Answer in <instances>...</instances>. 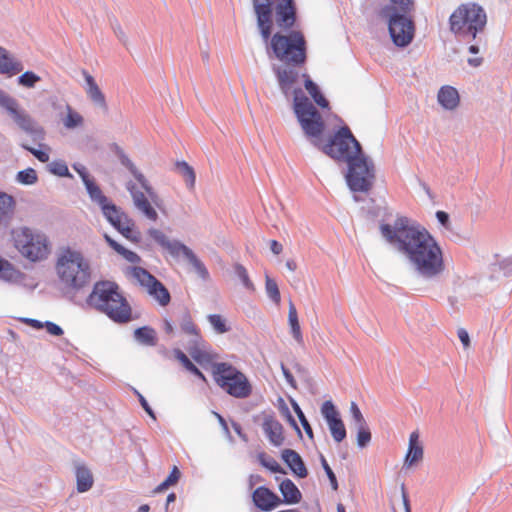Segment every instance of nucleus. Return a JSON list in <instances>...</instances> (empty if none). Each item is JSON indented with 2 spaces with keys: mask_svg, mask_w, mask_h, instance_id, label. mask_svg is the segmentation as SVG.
Returning <instances> with one entry per match:
<instances>
[{
  "mask_svg": "<svg viewBox=\"0 0 512 512\" xmlns=\"http://www.w3.org/2000/svg\"><path fill=\"white\" fill-rule=\"evenodd\" d=\"M380 230L382 236L404 254L419 276L432 279L442 274L445 269L442 250L425 228L400 217L393 227L382 224Z\"/></svg>",
  "mask_w": 512,
  "mask_h": 512,
  "instance_id": "f257e3e1",
  "label": "nucleus"
},
{
  "mask_svg": "<svg viewBox=\"0 0 512 512\" xmlns=\"http://www.w3.org/2000/svg\"><path fill=\"white\" fill-rule=\"evenodd\" d=\"M293 94L296 117L305 136L315 147L331 158L346 163L362 153L360 143L347 126L341 127L327 143H323L325 124L322 116L301 89H294Z\"/></svg>",
  "mask_w": 512,
  "mask_h": 512,
  "instance_id": "f03ea898",
  "label": "nucleus"
},
{
  "mask_svg": "<svg viewBox=\"0 0 512 512\" xmlns=\"http://www.w3.org/2000/svg\"><path fill=\"white\" fill-rule=\"evenodd\" d=\"M55 272L60 285L68 292L77 293L92 281L91 261L78 249L64 247L56 256Z\"/></svg>",
  "mask_w": 512,
  "mask_h": 512,
  "instance_id": "7ed1b4c3",
  "label": "nucleus"
},
{
  "mask_svg": "<svg viewBox=\"0 0 512 512\" xmlns=\"http://www.w3.org/2000/svg\"><path fill=\"white\" fill-rule=\"evenodd\" d=\"M87 301L90 306L105 313L114 322L127 323L131 320V307L119 292L117 284L113 282H97Z\"/></svg>",
  "mask_w": 512,
  "mask_h": 512,
  "instance_id": "20e7f679",
  "label": "nucleus"
},
{
  "mask_svg": "<svg viewBox=\"0 0 512 512\" xmlns=\"http://www.w3.org/2000/svg\"><path fill=\"white\" fill-rule=\"evenodd\" d=\"M118 156L120 162L123 166H125L130 173L133 175L135 180L139 183L143 191H140L136 184L132 181L126 183V189L129 191L134 206L138 211H140L148 220L157 221L158 213L153 207V204L157 207H160L161 200L151 186L147 178L142 174L134 165V163L129 159V157L121 150L118 152Z\"/></svg>",
  "mask_w": 512,
  "mask_h": 512,
  "instance_id": "39448f33",
  "label": "nucleus"
},
{
  "mask_svg": "<svg viewBox=\"0 0 512 512\" xmlns=\"http://www.w3.org/2000/svg\"><path fill=\"white\" fill-rule=\"evenodd\" d=\"M487 23L485 10L473 2L459 5L449 17V29L458 38L476 39Z\"/></svg>",
  "mask_w": 512,
  "mask_h": 512,
  "instance_id": "423d86ee",
  "label": "nucleus"
},
{
  "mask_svg": "<svg viewBox=\"0 0 512 512\" xmlns=\"http://www.w3.org/2000/svg\"><path fill=\"white\" fill-rule=\"evenodd\" d=\"M212 374L216 384L230 396L245 399L251 395L252 385L247 376L231 364H213Z\"/></svg>",
  "mask_w": 512,
  "mask_h": 512,
  "instance_id": "0eeeda50",
  "label": "nucleus"
},
{
  "mask_svg": "<svg viewBox=\"0 0 512 512\" xmlns=\"http://www.w3.org/2000/svg\"><path fill=\"white\" fill-rule=\"evenodd\" d=\"M12 238L20 254L32 262L42 261L50 254L48 237L40 231L20 227L12 231Z\"/></svg>",
  "mask_w": 512,
  "mask_h": 512,
  "instance_id": "6e6552de",
  "label": "nucleus"
},
{
  "mask_svg": "<svg viewBox=\"0 0 512 512\" xmlns=\"http://www.w3.org/2000/svg\"><path fill=\"white\" fill-rule=\"evenodd\" d=\"M270 48L275 57L286 64L296 66L305 62V40L299 32L293 31L288 35L274 34Z\"/></svg>",
  "mask_w": 512,
  "mask_h": 512,
  "instance_id": "1a4fd4ad",
  "label": "nucleus"
},
{
  "mask_svg": "<svg viewBox=\"0 0 512 512\" xmlns=\"http://www.w3.org/2000/svg\"><path fill=\"white\" fill-rule=\"evenodd\" d=\"M345 175L347 185L353 192H367L371 189L375 170L374 164L363 152L347 163Z\"/></svg>",
  "mask_w": 512,
  "mask_h": 512,
  "instance_id": "9d476101",
  "label": "nucleus"
},
{
  "mask_svg": "<svg viewBox=\"0 0 512 512\" xmlns=\"http://www.w3.org/2000/svg\"><path fill=\"white\" fill-rule=\"evenodd\" d=\"M130 274L159 305L165 307L170 303L171 296L167 288L146 269L133 267Z\"/></svg>",
  "mask_w": 512,
  "mask_h": 512,
  "instance_id": "9b49d317",
  "label": "nucleus"
},
{
  "mask_svg": "<svg viewBox=\"0 0 512 512\" xmlns=\"http://www.w3.org/2000/svg\"><path fill=\"white\" fill-rule=\"evenodd\" d=\"M383 18L387 21L389 34L396 46L406 47L412 42L415 32L412 16Z\"/></svg>",
  "mask_w": 512,
  "mask_h": 512,
  "instance_id": "f8f14e48",
  "label": "nucleus"
},
{
  "mask_svg": "<svg viewBox=\"0 0 512 512\" xmlns=\"http://www.w3.org/2000/svg\"><path fill=\"white\" fill-rule=\"evenodd\" d=\"M321 414L328 425L333 440L337 443L342 442L346 438V429L332 401H325L322 404Z\"/></svg>",
  "mask_w": 512,
  "mask_h": 512,
  "instance_id": "ddd939ff",
  "label": "nucleus"
},
{
  "mask_svg": "<svg viewBox=\"0 0 512 512\" xmlns=\"http://www.w3.org/2000/svg\"><path fill=\"white\" fill-rule=\"evenodd\" d=\"M273 4L274 0H253L257 25L265 43L271 35Z\"/></svg>",
  "mask_w": 512,
  "mask_h": 512,
  "instance_id": "4468645a",
  "label": "nucleus"
},
{
  "mask_svg": "<svg viewBox=\"0 0 512 512\" xmlns=\"http://www.w3.org/2000/svg\"><path fill=\"white\" fill-rule=\"evenodd\" d=\"M260 417L262 430L269 442L275 447L283 445L285 440L283 426L275 415L271 412H263Z\"/></svg>",
  "mask_w": 512,
  "mask_h": 512,
  "instance_id": "2eb2a0df",
  "label": "nucleus"
},
{
  "mask_svg": "<svg viewBox=\"0 0 512 512\" xmlns=\"http://www.w3.org/2000/svg\"><path fill=\"white\" fill-rule=\"evenodd\" d=\"M105 219L127 239L138 240L139 233L134 231V222L119 207Z\"/></svg>",
  "mask_w": 512,
  "mask_h": 512,
  "instance_id": "dca6fc26",
  "label": "nucleus"
},
{
  "mask_svg": "<svg viewBox=\"0 0 512 512\" xmlns=\"http://www.w3.org/2000/svg\"><path fill=\"white\" fill-rule=\"evenodd\" d=\"M84 186L90 200L99 206L104 217L109 216V214L115 212L117 206L112 203V201H110L107 196H105L94 178L86 181Z\"/></svg>",
  "mask_w": 512,
  "mask_h": 512,
  "instance_id": "f3484780",
  "label": "nucleus"
},
{
  "mask_svg": "<svg viewBox=\"0 0 512 512\" xmlns=\"http://www.w3.org/2000/svg\"><path fill=\"white\" fill-rule=\"evenodd\" d=\"M13 122L27 134L37 137L42 135V128L34 121L29 113L21 105L9 115Z\"/></svg>",
  "mask_w": 512,
  "mask_h": 512,
  "instance_id": "a211bd4d",
  "label": "nucleus"
},
{
  "mask_svg": "<svg viewBox=\"0 0 512 512\" xmlns=\"http://www.w3.org/2000/svg\"><path fill=\"white\" fill-rule=\"evenodd\" d=\"M252 500L255 506L262 511H272L281 504V499L265 486L254 490Z\"/></svg>",
  "mask_w": 512,
  "mask_h": 512,
  "instance_id": "6ab92c4d",
  "label": "nucleus"
},
{
  "mask_svg": "<svg viewBox=\"0 0 512 512\" xmlns=\"http://www.w3.org/2000/svg\"><path fill=\"white\" fill-rule=\"evenodd\" d=\"M414 11V0H390L381 10L382 17H406Z\"/></svg>",
  "mask_w": 512,
  "mask_h": 512,
  "instance_id": "aec40b11",
  "label": "nucleus"
},
{
  "mask_svg": "<svg viewBox=\"0 0 512 512\" xmlns=\"http://www.w3.org/2000/svg\"><path fill=\"white\" fill-rule=\"evenodd\" d=\"M273 71L277 76L281 91L285 96H288L292 90L293 84L298 79V72L293 67H282L276 65L273 66Z\"/></svg>",
  "mask_w": 512,
  "mask_h": 512,
  "instance_id": "412c9836",
  "label": "nucleus"
},
{
  "mask_svg": "<svg viewBox=\"0 0 512 512\" xmlns=\"http://www.w3.org/2000/svg\"><path fill=\"white\" fill-rule=\"evenodd\" d=\"M84 79H85V91L90 100L99 108L103 110H107V103L104 94L100 90L94 78L83 71Z\"/></svg>",
  "mask_w": 512,
  "mask_h": 512,
  "instance_id": "4be33fe9",
  "label": "nucleus"
},
{
  "mask_svg": "<svg viewBox=\"0 0 512 512\" xmlns=\"http://www.w3.org/2000/svg\"><path fill=\"white\" fill-rule=\"evenodd\" d=\"M276 21L280 27H291L295 21L293 0H283L276 6Z\"/></svg>",
  "mask_w": 512,
  "mask_h": 512,
  "instance_id": "5701e85b",
  "label": "nucleus"
},
{
  "mask_svg": "<svg viewBox=\"0 0 512 512\" xmlns=\"http://www.w3.org/2000/svg\"><path fill=\"white\" fill-rule=\"evenodd\" d=\"M283 461L289 466L292 472L300 478H305L308 474L301 456L292 449H284L281 453Z\"/></svg>",
  "mask_w": 512,
  "mask_h": 512,
  "instance_id": "b1692460",
  "label": "nucleus"
},
{
  "mask_svg": "<svg viewBox=\"0 0 512 512\" xmlns=\"http://www.w3.org/2000/svg\"><path fill=\"white\" fill-rule=\"evenodd\" d=\"M423 458V447L419 443V435L412 432L409 437V446L404 459V466L411 467Z\"/></svg>",
  "mask_w": 512,
  "mask_h": 512,
  "instance_id": "393cba45",
  "label": "nucleus"
},
{
  "mask_svg": "<svg viewBox=\"0 0 512 512\" xmlns=\"http://www.w3.org/2000/svg\"><path fill=\"white\" fill-rule=\"evenodd\" d=\"M438 103L445 110H454L459 105V94L458 91L452 86H443L440 88L437 94Z\"/></svg>",
  "mask_w": 512,
  "mask_h": 512,
  "instance_id": "a878e982",
  "label": "nucleus"
},
{
  "mask_svg": "<svg viewBox=\"0 0 512 512\" xmlns=\"http://www.w3.org/2000/svg\"><path fill=\"white\" fill-rule=\"evenodd\" d=\"M23 65L21 62L15 60L6 49L0 46V74L7 75L9 77L21 72Z\"/></svg>",
  "mask_w": 512,
  "mask_h": 512,
  "instance_id": "bb28decb",
  "label": "nucleus"
},
{
  "mask_svg": "<svg viewBox=\"0 0 512 512\" xmlns=\"http://www.w3.org/2000/svg\"><path fill=\"white\" fill-rule=\"evenodd\" d=\"M14 211V198L5 192H0V225H8L14 216Z\"/></svg>",
  "mask_w": 512,
  "mask_h": 512,
  "instance_id": "cd10ccee",
  "label": "nucleus"
},
{
  "mask_svg": "<svg viewBox=\"0 0 512 512\" xmlns=\"http://www.w3.org/2000/svg\"><path fill=\"white\" fill-rule=\"evenodd\" d=\"M288 326L290 334L296 343L300 346L304 345V338L301 331L298 314L295 305L290 301L288 308Z\"/></svg>",
  "mask_w": 512,
  "mask_h": 512,
  "instance_id": "c85d7f7f",
  "label": "nucleus"
},
{
  "mask_svg": "<svg viewBox=\"0 0 512 512\" xmlns=\"http://www.w3.org/2000/svg\"><path fill=\"white\" fill-rule=\"evenodd\" d=\"M279 489L285 503L296 504L300 502L301 492L290 479L283 480L279 486Z\"/></svg>",
  "mask_w": 512,
  "mask_h": 512,
  "instance_id": "c756f323",
  "label": "nucleus"
},
{
  "mask_svg": "<svg viewBox=\"0 0 512 512\" xmlns=\"http://www.w3.org/2000/svg\"><path fill=\"white\" fill-rule=\"evenodd\" d=\"M180 327H181V330L185 334L191 336V340H190L191 348L196 347L199 344L201 337L199 335V330H198L197 326L194 324V322L188 312H185L182 315L181 321H180Z\"/></svg>",
  "mask_w": 512,
  "mask_h": 512,
  "instance_id": "7c9ffc66",
  "label": "nucleus"
},
{
  "mask_svg": "<svg viewBox=\"0 0 512 512\" xmlns=\"http://www.w3.org/2000/svg\"><path fill=\"white\" fill-rule=\"evenodd\" d=\"M77 490L80 493L87 492L93 486V476L85 465L76 466Z\"/></svg>",
  "mask_w": 512,
  "mask_h": 512,
  "instance_id": "2f4dec72",
  "label": "nucleus"
},
{
  "mask_svg": "<svg viewBox=\"0 0 512 512\" xmlns=\"http://www.w3.org/2000/svg\"><path fill=\"white\" fill-rule=\"evenodd\" d=\"M305 77L304 85L305 89L308 91L310 96L313 98L315 103L321 108H328L329 102L321 93L318 85L314 83L308 75H303Z\"/></svg>",
  "mask_w": 512,
  "mask_h": 512,
  "instance_id": "473e14b6",
  "label": "nucleus"
},
{
  "mask_svg": "<svg viewBox=\"0 0 512 512\" xmlns=\"http://www.w3.org/2000/svg\"><path fill=\"white\" fill-rule=\"evenodd\" d=\"M134 337L138 343L146 346H154L157 340L155 330L147 326L137 328Z\"/></svg>",
  "mask_w": 512,
  "mask_h": 512,
  "instance_id": "72a5a7b5",
  "label": "nucleus"
},
{
  "mask_svg": "<svg viewBox=\"0 0 512 512\" xmlns=\"http://www.w3.org/2000/svg\"><path fill=\"white\" fill-rule=\"evenodd\" d=\"M164 250H166L174 258L184 257L185 259L192 251L189 247L180 241L173 239L169 241Z\"/></svg>",
  "mask_w": 512,
  "mask_h": 512,
  "instance_id": "f704fd0d",
  "label": "nucleus"
},
{
  "mask_svg": "<svg viewBox=\"0 0 512 512\" xmlns=\"http://www.w3.org/2000/svg\"><path fill=\"white\" fill-rule=\"evenodd\" d=\"M207 320L214 332L217 334H224L230 331V326L225 317L220 314H209Z\"/></svg>",
  "mask_w": 512,
  "mask_h": 512,
  "instance_id": "c9c22d12",
  "label": "nucleus"
},
{
  "mask_svg": "<svg viewBox=\"0 0 512 512\" xmlns=\"http://www.w3.org/2000/svg\"><path fill=\"white\" fill-rule=\"evenodd\" d=\"M66 115L62 118V123L67 129H74L83 124V117L69 105L66 107Z\"/></svg>",
  "mask_w": 512,
  "mask_h": 512,
  "instance_id": "e433bc0d",
  "label": "nucleus"
},
{
  "mask_svg": "<svg viewBox=\"0 0 512 512\" xmlns=\"http://www.w3.org/2000/svg\"><path fill=\"white\" fill-rule=\"evenodd\" d=\"M19 106V102L14 97L0 89V108H2L8 116Z\"/></svg>",
  "mask_w": 512,
  "mask_h": 512,
  "instance_id": "4c0bfd02",
  "label": "nucleus"
},
{
  "mask_svg": "<svg viewBox=\"0 0 512 512\" xmlns=\"http://www.w3.org/2000/svg\"><path fill=\"white\" fill-rule=\"evenodd\" d=\"M19 106V102L14 97L0 89V108H2L8 116Z\"/></svg>",
  "mask_w": 512,
  "mask_h": 512,
  "instance_id": "58836bf2",
  "label": "nucleus"
},
{
  "mask_svg": "<svg viewBox=\"0 0 512 512\" xmlns=\"http://www.w3.org/2000/svg\"><path fill=\"white\" fill-rule=\"evenodd\" d=\"M176 167L179 173L183 176L187 187L190 189L193 188L196 180L193 168L190 165H188L185 161L178 162L176 164Z\"/></svg>",
  "mask_w": 512,
  "mask_h": 512,
  "instance_id": "ea45409f",
  "label": "nucleus"
},
{
  "mask_svg": "<svg viewBox=\"0 0 512 512\" xmlns=\"http://www.w3.org/2000/svg\"><path fill=\"white\" fill-rule=\"evenodd\" d=\"M234 273L239 278V280L241 281V283L245 289H247L249 291L255 290L254 284L250 280L248 272L243 265H241L239 263L235 264L234 265Z\"/></svg>",
  "mask_w": 512,
  "mask_h": 512,
  "instance_id": "a19ab883",
  "label": "nucleus"
},
{
  "mask_svg": "<svg viewBox=\"0 0 512 512\" xmlns=\"http://www.w3.org/2000/svg\"><path fill=\"white\" fill-rule=\"evenodd\" d=\"M186 259L192 265L200 278L203 280H207L209 278L208 270L206 269L205 265L196 257L193 251H191Z\"/></svg>",
  "mask_w": 512,
  "mask_h": 512,
  "instance_id": "79ce46f5",
  "label": "nucleus"
},
{
  "mask_svg": "<svg viewBox=\"0 0 512 512\" xmlns=\"http://www.w3.org/2000/svg\"><path fill=\"white\" fill-rule=\"evenodd\" d=\"M18 277V271L6 260L0 259V278L5 281H14Z\"/></svg>",
  "mask_w": 512,
  "mask_h": 512,
  "instance_id": "37998d69",
  "label": "nucleus"
},
{
  "mask_svg": "<svg viewBox=\"0 0 512 512\" xmlns=\"http://www.w3.org/2000/svg\"><path fill=\"white\" fill-rule=\"evenodd\" d=\"M48 168H49V171L54 175H57L60 177H70V178L73 177L69 172L67 164L62 160L52 161L48 165Z\"/></svg>",
  "mask_w": 512,
  "mask_h": 512,
  "instance_id": "c03bdc74",
  "label": "nucleus"
},
{
  "mask_svg": "<svg viewBox=\"0 0 512 512\" xmlns=\"http://www.w3.org/2000/svg\"><path fill=\"white\" fill-rule=\"evenodd\" d=\"M258 459H259V462L261 463V465L264 466L265 468H267L268 470H270L271 472H273V473H282L283 472V469L281 468L279 463L273 457H270L265 453H260L258 455Z\"/></svg>",
  "mask_w": 512,
  "mask_h": 512,
  "instance_id": "a18cd8bd",
  "label": "nucleus"
},
{
  "mask_svg": "<svg viewBox=\"0 0 512 512\" xmlns=\"http://www.w3.org/2000/svg\"><path fill=\"white\" fill-rule=\"evenodd\" d=\"M16 180L24 185H32L37 181L36 171L32 168L19 171L16 176Z\"/></svg>",
  "mask_w": 512,
  "mask_h": 512,
  "instance_id": "49530a36",
  "label": "nucleus"
},
{
  "mask_svg": "<svg viewBox=\"0 0 512 512\" xmlns=\"http://www.w3.org/2000/svg\"><path fill=\"white\" fill-rule=\"evenodd\" d=\"M266 293L268 297L278 304L280 302V292L278 289L277 283L271 279L269 276H266V283H265Z\"/></svg>",
  "mask_w": 512,
  "mask_h": 512,
  "instance_id": "de8ad7c7",
  "label": "nucleus"
},
{
  "mask_svg": "<svg viewBox=\"0 0 512 512\" xmlns=\"http://www.w3.org/2000/svg\"><path fill=\"white\" fill-rule=\"evenodd\" d=\"M39 81L40 77L31 71H27L18 77V84L26 88H33Z\"/></svg>",
  "mask_w": 512,
  "mask_h": 512,
  "instance_id": "09e8293b",
  "label": "nucleus"
},
{
  "mask_svg": "<svg viewBox=\"0 0 512 512\" xmlns=\"http://www.w3.org/2000/svg\"><path fill=\"white\" fill-rule=\"evenodd\" d=\"M357 430V445L360 448L366 447L371 441V433L368 425L355 427Z\"/></svg>",
  "mask_w": 512,
  "mask_h": 512,
  "instance_id": "8fccbe9b",
  "label": "nucleus"
},
{
  "mask_svg": "<svg viewBox=\"0 0 512 512\" xmlns=\"http://www.w3.org/2000/svg\"><path fill=\"white\" fill-rule=\"evenodd\" d=\"M147 233L150 236V238H152L163 249L166 248L169 241L171 240L168 238V236H166V234L163 231L156 228H150Z\"/></svg>",
  "mask_w": 512,
  "mask_h": 512,
  "instance_id": "3c124183",
  "label": "nucleus"
},
{
  "mask_svg": "<svg viewBox=\"0 0 512 512\" xmlns=\"http://www.w3.org/2000/svg\"><path fill=\"white\" fill-rule=\"evenodd\" d=\"M292 405H293L294 411L296 412L306 434L309 436V438H313L312 428H311L308 420L306 419L303 411L301 410V408L299 407V405L296 402L293 401Z\"/></svg>",
  "mask_w": 512,
  "mask_h": 512,
  "instance_id": "603ef678",
  "label": "nucleus"
},
{
  "mask_svg": "<svg viewBox=\"0 0 512 512\" xmlns=\"http://www.w3.org/2000/svg\"><path fill=\"white\" fill-rule=\"evenodd\" d=\"M350 412H351V415H352V419H353V422H354V426L355 427H360V426H365L367 425L359 407L357 406V404L355 402H351V405H350Z\"/></svg>",
  "mask_w": 512,
  "mask_h": 512,
  "instance_id": "864d4df0",
  "label": "nucleus"
},
{
  "mask_svg": "<svg viewBox=\"0 0 512 512\" xmlns=\"http://www.w3.org/2000/svg\"><path fill=\"white\" fill-rule=\"evenodd\" d=\"M320 460H321V465H322L327 477L329 478L330 485H331L332 489L337 490L338 482H337V479H336V476H335L333 470L331 469V467L329 466L328 462L326 461V459L323 455H321Z\"/></svg>",
  "mask_w": 512,
  "mask_h": 512,
  "instance_id": "5fc2aeb1",
  "label": "nucleus"
},
{
  "mask_svg": "<svg viewBox=\"0 0 512 512\" xmlns=\"http://www.w3.org/2000/svg\"><path fill=\"white\" fill-rule=\"evenodd\" d=\"M25 149H27L31 154H33L39 161L43 162V163H46L49 161V154L47 151H44V150H41V149H36V148H31V147H27V146H24Z\"/></svg>",
  "mask_w": 512,
  "mask_h": 512,
  "instance_id": "6e6d98bb",
  "label": "nucleus"
},
{
  "mask_svg": "<svg viewBox=\"0 0 512 512\" xmlns=\"http://www.w3.org/2000/svg\"><path fill=\"white\" fill-rule=\"evenodd\" d=\"M73 169L79 174V176L81 177L82 181H83V184L86 183V181L90 180L91 178H93L87 168L80 164V163H76L73 165Z\"/></svg>",
  "mask_w": 512,
  "mask_h": 512,
  "instance_id": "4d7b16f0",
  "label": "nucleus"
},
{
  "mask_svg": "<svg viewBox=\"0 0 512 512\" xmlns=\"http://www.w3.org/2000/svg\"><path fill=\"white\" fill-rule=\"evenodd\" d=\"M44 325H45L44 328L50 335L61 336L64 333L63 329L59 325H57L53 322L46 321V322H44Z\"/></svg>",
  "mask_w": 512,
  "mask_h": 512,
  "instance_id": "13d9d810",
  "label": "nucleus"
},
{
  "mask_svg": "<svg viewBox=\"0 0 512 512\" xmlns=\"http://www.w3.org/2000/svg\"><path fill=\"white\" fill-rule=\"evenodd\" d=\"M180 471L179 469L174 466L172 471L170 472L169 476L164 480L169 486L175 485L179 478H180Z\"/></svg>",
  "mask_w": 512,
  "mask_h": 512,
  "instance_id": "bf43d9fd",
  "label": "nucleus"
},
{
  "mask_svg": "<svg viewBox=\"0 0 512 512\" xmlns=\"http://www.w3.org/2000/svg\"><path fill=\"white\" fill-rule=\"evenodd\" d=\"M120 250L121 251H118V253L122 254L129 262L136 263L139 261V256L135 252L127 250L124 247Z\"/></svg>",
  "mask_w": 512,
  "mask_h": 512,
  "instance_id": "052dcab7",
  "label": "nucleus"
},
{
  "mask_svg": "<svg viewBox=\"0 0 512 512\" xmlns=\"http://www.w3.org/2000/svg\"><path fill=\"white\" fill-rule=\"evenodd\" d=\"M136 394L138 396L139 402H140L141 406L143 407V409L148 413L149 416H151L153 419H156L153 410L149 406V404H148L147 400L144 398V396L137 391H136Z\"/></svg>",
  "mask_w": 512,
  "mask_h": 512,
  "instance_id": "680f3d73",
  "label": "nucleus"
},
{
  "mask_svg": "<svg viewBox=\"0 0 512 512\" xmlns=\"http://www.w3.org/2000/svg\"><path fill=\"white\" fill-rule=\"evenodd\" d=\"M281 370H282V373H283L287 383L291 387L295 388L296 387V381H295L292 373L286 368V366L283 363L281 364Z\"/></svg>",
  "mask_w": 512,
  "mask_h": 512,
  "instance_id": "e2e57ef3",
  "label": "nucleus"
},
{
  "mask_svg": "<svg viewBox=\"0 0 512 512\" xmlns=\"http://www.w3.org/2000/svg\"><path fill=\"white\" fill-rule=\"evenodd\" d=\"M457 333L464 348H468L470 345V338L468 332L465 329L460 328Z\"/></svg>",
  "mask_w": 512,
  "mask_h": 512,
  "instance_id": "0e129e2a",
  "label": "nucleus"
},
{
  "mask_svg": "<svg viewBox=\"0 0 512 512\" xmlns=\"http://www.w3.org/2000/svg\"><path fill=\"white\" fill-rule=\"evenodd\" d=\"M500 265L506 275L512 274V256L504 259Z\"/></svg>",
  "mask_w": 512,
  "mask_h": 512,
  "instance_id": "69168bd1",
  "label": "nucleus"
},
{
  "mask_svg": "<svg viewBox=\"0 0 512 512\" xmlns=\"http://www.w3.org/2000/svg\"><path fill=\"white\" fill-rule=\"evenodd\" d=\"M436 218L439 221V223H441V225H443L444 227H447V225L449 223V215L446 212L438 211L436 213Z\"/></svg>",
  "mask_w": 512,
  "mask_h": 512,
  "instance_id": "338daca9",
  "label": "nucleus"
},
{
  "mask_svg": "<svg viewBox=\"0 0 512 512\" xmlns=\"http://www.w3.org/2000/svg\"><path fill=\"white\" fill-rule=\"evenodd\" d=\"M175 357L183 366L190 362V359L187 357V355L179 349L175 350Z\"/></svg>",
  "mask_w": 512,
  "mask_h": 512,
  "instance_id": "774afa93",
  "label": "nucleus"
}]
</instances>
